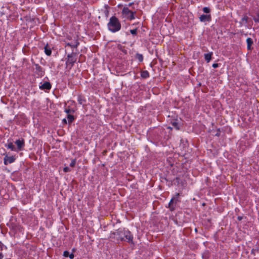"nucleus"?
<instances>
[{
	"instance_id": "obj_1",
	"label": "nucleus",
	"mask_w": 259,
	"mask_h": 259,
	"mask_svg": "<svg viewBox=\"0 0 259 259\" xmlns=\"http://www.w3.org/2000/svg\"><path fill=\"white\" fill-rule=\"evenodd\" d=\"M110 237L117 241H124L130 243H133V236L131 232L125 229H118L115 232L111 233Z\"/></svg>"
},
{
	"instance_id": "obj_2",
	"label": "nucleus",
	"mask_w": 259,
	"mask_h": 259,
	"mask_svg": "<svg viewBox=\"0 0 259 259\" xmlns=\"http://www.w3.org/2000/svg\"><path fill=\"white\" fill-rule=\"evenodd\" d=\"M78 35L76 33H69L66 36V45L72 48H76L79 45Z\"/></svg>"
},
{
	"instance_id": "obj_3",
	"label": "nucleus",
	"mask_w": 259,
	"mask_h": 259,
	"mask_svg": "<svg viewBox=\"0 0 259 259\" xmlns=\"http://www.w3.org/2000/svg\"><path fill=\"white\" fill-rule=\"evenodd\" d=\"M108 27L110 31L116 32L120 30L121 25L118 19L116 17L112 16L110 19Z\"/></svg>"
},
{
	"instance_id": "obj_4",
	"label": "nucleus",
	"mask_w": 259,
	"mask_h": 259,
	"mask_svg": "<svg viewBox=\"0 0 259 259\" xmlns=\"http://www.w3.org/2000/svg\"><path fill=\"white\" fill-rule=\"evenodd\" d=\"M77 60L76 53L72 52L67 55L66 61V67L71 69Z\"/></svg>"
},
{
	"instance_id": "obj_5",
	"label": "nucleus",
	"mask_w": 259,
	"mask_h": 259,
	"mask_svg": "<svg viewBox=\"0 0 259 259\" xmlns=\"http://www.w3.org/2000/svg\"><path fill=\"white\" fill-rule=\"evenodd\" d=\"M122 13L125 17L130 20H132L135 19L134 14L136 12L131 11L128 8L124 7L122 10Z\"/></svg>"
},
{
	"instance_id": "obj_6",
	"label": "nucleus",
	"mask_w": 259,
	"mask_h": 259,
	"mask_svg": "<svg viewBox=\"0 0 259 259\" xmlns=\"http://www.w3.org/2000/svg\"><path fill=\"white\" fill-rule=\"evenodd\" d=\"M179 196L180 194L177 193L175 196L173 197L170 201L168 204V207L171 211H172L175 209L176 204L178 202L180 201V200L179 199Z\"/></svg>"
},
{
	"instance_id": "obj_7",
	"label": "nucleus",
	"mask_w": 259,
	"mask_h": 259,
	"mask_svg": "<svg viewBox=\"0 0 259 259\" xmlns=\"http://www.w3.org/2000/svg\"><path fill=\"white\" fill-rule=\"evenodd\" d=\"M3 155H5L4 163L6 165L14 162L16 159L15 156H9L6 153H4Z\"/></svg>"
},
{
	"instance_id": "obj_8",
	"label": "nucleus",
	"mask_w": 259,
	"mask_h": 259,
	"mask_svg": "<svg viewBox=\"0 0 259 259\" xmlns=\"http://www.w3.org/2000/svg\"><path fill=\"white\" fill-rule=\"evenodd\" d=\"M15 144L17 145V148H16L17 151H22L24 149L25 146V140L24 139L16 140Z\"/></svg>"
},
{
	"instance_id": "obj_9",
	"label": "nucleus",
	"mask_w": 259,
	"mask_h": 259,
	"mask_svg": "<svg viewBox=\"0 0 259 259\" xmlns=\"http://www.w3.org/2000/svg\"><path fill=\"white\" fill-rule=\"evenodd\" d=\"M34 69H35V73L39 76H42L44 75V71L42 67L38 64H34Z\"/></svg>"
},
{
	"instance_id": "obj_10",
	"label": "nucleus",
	"mask_w": 259,
	"mask_h": 259,
	"mask_svg": "<svg viewBox=\"0 0 259 259\" xmlns=\"http://www.w3.org/2000/svg\"><path fill=\"white\" fill-rule=\"evenodd\" d=\"M52 88V85L50 82H45L39 86V89L42 90H50Z\"/></svg>"
},
{
	"instance_id": "obj_11",
	"label": "nucleus",
	"mask_w": 259,
	"mask_h": 259,
	"mask_svg": "<svg viewBox=\"0 0 259 259\" xmlns=\"http://www.w3.org/2000/svg\"><path fill=\"white\" fill-rule=\"evenodd\" d=\"M210 15H204L203 14L199 17V20L201 22H209L211 21Z\"/></svg>"
},
{
	"instance_id": "obj_12",
	"label": "nucleus",
	"mask_w": 259,
	"mask_h": 259,
	"mask_svg": "<svg viewBox=\"0 0 259 259\" xmlns=\"http://www.w3.org/2000/svg\"><path fill=\"white\" fill-rule=\"evenodd\" d=\"M44 49H45V52L47 56H51V55L52 54V51H51V49L50 48H49L48 44L46 45V46L44 48Z\"/></svg>"
},
{
	"instance_id": "obj_13",
	"label": "nucleus",
	"mask_w": 259,
	"mask_h": 259,
	"mask_svg": "<svg viewBox=\"0 0 259 259\" xmlns=\"http://www.w3.org/2000/svg\"><path fill=\"white\" fill-rule=\"evenodd\" d=\"M246 42L247 44V49L248 50H251V46L253 44V40L251 38H247L246 39Z\"/></svg>"
},
{
	"instance_id": "obj_14",
	"label": "nucleus",
	"mask_w": 259,
	"mask_h": 259,
	"mask_svg": "<svg viewBox=\"0 0 259 259\" xmlns=\"http://www.w3.org/2000/svg\"><path fill=\"white\" fill-rule=\"evenodd\" d=\"M212 55V52L204 54V58L207 62H209L210 61V60L211 59Z\"/></svg>"
},
{
	"instance_id": "obj_15",
	"label": "nucleus",
	"mask_w": 259,
	"mask_h": 259,
	"mask_svg": "<svg viewBox=\"0 0 259 259\" xmlns=\"http://www.w3.org/2000/svg\"><path fill=\"white\" fill-rule=\"evenodd\" d=\"M6 146L8 148L10 149L12 151H17L16 148L12 142H10L7 145H6Z\"/></svg>"
},
{
	"instance_id": "obj_16",
	"label": "nucleus",
	"mask_w": 259,
	"mask_h": 259,
	"mask_svg": "<svg viewBox=\"0 0 259 259\" xmlns=\"http://www.w3.org/2000/svg\"><path fill=\"white\" fill-rule=\"evenodd\" d=\"M141 75V77L143 78H147L149 76V73L147 70L142 71Z\"/></svg>"
},
{
	"instance_id": "obj_17",
	"label": "nucleus",
	"mask_w": 259,
	"mask_h": 259,
	"mask_svg": "<svg viewBox=\"0 0 259 259\" xmlns=\"http://www.w3.org/2000/svg\"><path fill=\"white\" fill-rule=\"evenodd\" d=\"M248 19L249 18L246 15H244L241 19V24L242 25L246 24L248 23Z\"/></svg>"
},
{
	"instance_id": "obj_18",
	"label": "nucleus",
	"mask_w": 259,
	"mask_h": 259,
	"mask_svg": "<svg viewBox=\"0 0 259 259\" xmlns=\"http://www.w3.org/2000/svg\"><path fill=\"white\" fill-rule=\"evenodd\" d=\"M67 117L69 124L72 123V121L74 120V116L71 114H68Z\"/></svg>"
},
{
	"instance_id": "obj_19",
	"label": "nucleus",
	"mask_w": 259,
	"mask_h": 259,
	"mask_svg": "<svg viewBox=\"0 0 259 259\" xmlns=\"http://www.w3.org/2000/svg\"><path fill=\"white\" fill-rule=\"evenodd\" d=\"M256 16L253 17V20L255 22H259V10H257L256 12Z\"/></svg>"
},
{
	"instance_id": "obj_20",
	"label": "nucleus",
	"mask_w": 259,
	"mask_h": 259,
	"mask_svg": "<svg viewBox=\"0 0 259 259\" xmlns=\"http://www.w3.org/2000/svg\"><path fill=\"white\" fill-rule=\"evenodd\" d=\"M136 59H137L139 62H141L143 60V56L142 54L137 53L136 56Z\"/></svg>"
},
{
	"instance_id": "obj_21",
	"label": "nucleus",
	"mask_w": 259,
	"mask_h": 259,
	"mask_svg": "<svg viewBox=\"0 0 259 259\" xmlns=\"http://www.w3.org/2000/svg\"><path fill=\"white\" fill-rule=\"evenodd\" d=\"M149 35H150V36H151V37L150 38V40L151 41V42L153 44H158V41L154 40V38L152 37V36H155V33H152L151 35V34H150Z\"/></svg>"
},
{
	"instance_id": "obj_22",
	"label": "nucleus",
	"mask_w": 259,
	"mask_h": 259,
	"mask_svg": "<svg viewBox=\"0 0 259 259\" xmlns=\"http://www.w3.org/2000/svg\"><path fill=\"white\" fill-rule=\"evenodd\" d=\"M78 102L80 104H82L85 102V100L83 99L81 96H79L78 97Z\"/></svg>"
},
{
	"instance_id": "obj_23",
	"label": "nucleus",
	"mask_w": 259,
	"mask_h": 259,
	"mask_svg": "<svg viewBox=\"0 0 259 259\" xmlns=\"http://www.w3.org/2000/svg\"><path fill=\"white\" fill-rule=\"evenodd\" d=\"M141 30L139 29V28H134L133 29L130 30V32H140Z\"/></svg>"
},
{
	"instance_id": "obj_24",
	"label": "nucleus",
	"mask_w": 259,
	"mask_h": 259,
	"mask_svg": "<svg viewBox=\"0 0 259 259\" xmlns=\"http://www.w3.org/2000/svg\"><path fill=\"white\" fill-rule=\"evenodd\" d=\"M203 11L205 13H209L210 12V10L208 7H204V8H203Z\"/></svg>"
},
{
	"instance_id": "obj_25",
	"label": "nucleus",
	"mask_w": 259,
	"mask_h": 259,
	"mask_svg": "<svg viewBox=\"0 0 259 259\" xmlns=\"http://www.w3.org/2000/svg\"><path fill=\"white\" fill-rule=\"evenodd\" d=\"M65 112L67 113V115L68 114H70V113L71 112H73L74 111L73 110H71L69 107H68V108H66L65 110Z\"/></svg>"
},
{
	"instance_id": "obj_26",
	"label": "nucleus",
	"mask_w": 259,
	"mask_h": 259,
	"mask_svg": "<svg viewBox=\"0 0 259 259\" xmlns=\"http://www.w3.org/2000/svg\"><path fill=\"white\" fill-rule=\"evenodd\" d=\"M172 125L175 127H176V128L177 130H179V125H178V123L176 121H174L173 122H172Z\"/></svg>"
},
{
	"instance_id": "obj_27",
	"label": "nucleus",
	"mask_w": 259,
	"mask_h": 259,
	"mask_svg": "<svg viewBox=\"0 0 259 259\" xmlns=\"http://www.w3.org/2000/svg\"><path fill=\"white\" fill-rule=\"evenodd\" d=\"M75 164H76V159H74L72 160L70 164V166L71 167H73L75 166Z\"/></svg>"
},
{
	"instance_id": "obj_28",
	"label": "nucleus",
	"mask_w": 259,
	"mask_h": 259,
	"mask_svg": "<svg viewBox=\"0 0 259 259\" xmlns=\"http://www.w3.org/2000/svg\"><path fill=\"white\" fill-rule=\"evenodd\" d=\"M69 255V252L68 251L66 250V251H64L63 256L64 257H68Z\"/></svg>"
},
{
	"instance_id": "obj_29",
	"label": "nucleus",
	"mask_w": 259,
	"mask_h": 259,
	"mask_svg": "<svg viewBox=\"0 0 259 259\" xmlns=\"http://www.w3.org/2000/svg\"><path fill=\"white\" fill-rule=\"evenodd\" d=\"M63 170L65 172H67L70 171V169L68 167H65Z\"/></svg>"
},
{
	"instance_id": "obj_30",
	"label": "nucleus",
	"mask_w": 259,
	"mask_h": 259,
	"mask_svg": "<svg viewBox=\"0 0 259 259\" xmlns=\"http://www.w3.org/2000/svg\"><path fill=\"white\" fill-rule=\"evenodd\" d=\"M220 134H221V131H220V130L219 128L217 130V133L215 134V136H217V137H219L220 136Z\"/></svg>"
},
{
	"instance_id": "obj_31",
	"label": "nucleus",
	"mask_w": 259,
	"mask_h": 259,
	"mask_svg": "<svg viewBox=\"0 0 259 259\" xmlns=\"http://www.w3.org/2000/svg\"><path fill=\"white\" fill-rule=\"evenodd\" d=\"M68 257L70 258V259H73L74 257V254L73 253H71V254H69V255L68 256Z\"/></svg>"
},
{
	"instance_id": "obj_32",
	"label": "nucleus",
	"mask_w": 259,
	"mask_h": 259,
	"mask_svg": "<svg viewBox=\"0 0 259 259\" xmlns=\"http://www.w3.org/2000/svg\"><path fill=\"white\" fill-rule=\"evenodd\" d=\"M219 66V64L218 63H214L212 64V67L214 68H217Z\"/></svg>"
},
{
	"instance_id": "obj_33",
	"label": "nucleus",
	"mask_w": 259,
	"mask_h": 259,
	"mask_svg": "<svg viewBox=\"0 0 259 259\" xmlns=\"http://www.w3.org/2000/svg\"><path fill=\"white\" fill-rule=\"evenodd\" d=\"M3 244H2V243L0 241V249L1 250H3Z\"/></svg>"
},
{
	"instance_id": "obj_34",
	"label": "nucleus",
	"mask_w": 259,
	"mask_h": 259,
	"mask_svg": "<svg viewBox=\"0 0 259 259\" xmlns=\"http://www.w3.org/2000/svg\"><path fill=\"white\" fill-rule=\"evenodd\" d=\"M62 122H63V123H64V124H67V120H66V119H65V118L63 119Z\"/></svg>"
},
{
	"instance_id": "obj_35",
	"label": "nucleus",
	"mask_w": 259,
	"mask_h": 259,
	"mask_svg": "<svg viewBox=\"0 0 259 259\" xmlns=\"http://www.w3.org/2000/svg\"><path fill=\"white\" fill-rule=\"evenodd\" d=\"M242 218H243V217H240V216H238V218H237V219H238V220L239 221L242 220Z\"/></svg>"
},
{
	"instance_id": "obj_36",
	"label": "nucleus",
	"mask_w": 259,
	"mask_h": 259,
	"mask_svg": "<svg viewBox=\"0 0 259 259\" xmlns=\"http://www.w3.org/2000/svg\"><path fill=\"white\" fill-rule=\"evenodd\" d=\"M4 257V255L2 253H0V259H3Z\"/></svg>"
},
{
	"instance_id": "obj_37",
	"label": "nucleus",
	"mask_w": 259,
	"mask_h": 259,
	"mask_svg": "<svg viewBox=\"0 0 259 259\" xmlns=\"http://www.w3.org/2000/svg\"><path fill=\"white\" fill-rule=\"evenodd\" d=\"M134 4V3H131L128 4V6H132Z\"/></svg>"
},
{
	"instance_id": "obj_38",
	"label": "nucleus",
	"mask_w": 259,
	"mask_h": 259,
	"mask_svg": "<svg viewBox=\"0 0 259 259\" xmlns=\"http://www.w3.org/2000/svg\"><path fill=\"white\" fill-rule=\"evenodd\" d=\"M82 57H84L82 55H80V58L81 59Z\"/></svg>"
}]
</instances>
